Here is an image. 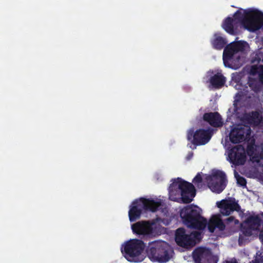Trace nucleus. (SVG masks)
<instances>
[{"label":"nucleus","instance_id":"obj_1","mask_svg":"<svg viewBox=\"0 0 263 263\" xmlns=\"http://www.w3.org/2000/svg\"><path fill=\"white\" fill-rule=\"evenodd\" d=\"M168 191L171 200L175 201L177 198L174 196L181 195L184 203L191 202L196 195V190L193 184L180 178L173 180V182L169 186Z\"/></svg>","mask_w":263,"mask_h":263},{"label":"nucleus","instance_id":"obj_2","mask_svg":"<svg viewBox=\"0 0 263 263\" xmlns=\"http://www.w3.org/2000/svg\"><path fill=\"white\" fill-rule=\"evenodd\" d=\"M183 224L187 228L203 230L207 225V220L202 216L201 209L197 206L187 205L180 212Z\"/></svg>","mask_w":263,"mask_h":263},{"label":"nucleus","instance_id":"obj_3","mask_svg":"<svg viewBox=\"0 0 263 263\" xmlns=\"http://www.w3.org/2000/svg\"><path fill=\"white\" fill-rule=\"evenodd\" d=\"M161 205V201L141 198L134 201L128 211V216L130 222H134L140 218L143 210L155 212Z\"/></svg>","mask_w":263,"mask_h":263},{"label":"nucleus","instance_id":"obj_4","mask_svg":"<svg viewBox=\"0 0 263 263\" xmlns=\"http://www.w3.org/2000/svg\"><path fill=\"white\" fill-rule=\"evenodd\" d=\"M147 253L149 258L154 261L164 262L170 259L168 243L164 241H154L151 243Z\"/></svg>","mask_w":263,"mask_h":263},{"label":"nucleus","instance_id":"obj_5","mask_svg":"<svg viewBox=\"0 0 263 263\" xmlns=\"http://www.w3.org/2000/svg\"><path fill=\"white\" fill-rule=\"evenodd\" d=\"M205 179L210 190L217 194L221 193L227 184L226 175L220 170L213 171L211 175L206 176Z\"/></svg>","mask_w":263,"mask_h":263},{"label":"nucleus","instance_id":"obj_6","mask_svg":"<svg viewBox=\"0 0 263 263\" xmlns=\"http://www.w3.org/2000/svg\"><path fill=\"white\" fill-rule=\"evenodd\" d=\"M213 134V129L208 128L206 129H199L194 132L193 128L190 129L187 133V139L195 145H205L211 139Z\"/></svg>","mask_w":263,"mask_h":263},{"label":"nucleus","instance_id":"obj_7","mask_svg":"<svg viewBox=\"0 0 263 263\" xmlns=\"http://www.w3.org/2000/svg\"><path fill=\"white\" fill-rule=\"evenodd\" d=\"M247 18L244 21L243 26L250 31H255L263 24V13L256 9H249L246 11Z\"/></svg>","mask_w":263,"mask_h":263},{"label":"nucleus","instance_id":"obj_8","mask_svg":"<svg viewBox=\"0 0 263 263\" xmlns=\"http://www.w3.org/2000/svg\"><path fill=\"white\" fill-rule=\"evenodd\" d=\"M144 242L140 239H133L125 243L121 252L124 257L128 260L129 258H134L141 254L145 248Z\"/></svg>","mask_w":263,"mask_h":263},{"label":"nucleus","instance_id":"obj_9","mask_svg":"<svg viewBox=\"0 0 263 263\" xmlns=\"http://www.w3.org/2000/svg\"><path fill=\"white\" fill-rule=\"evenodd\" d=\"M216 204L220 209L221 214L224 216H228L234 211L239 212L241 210L238 201L233 197L222 199L220 201L217 202Z\"/></svg>","mask_w":263,"mask_h":263},{"label":"nucleus","instance_id":"obj_10","mask_svg":"<svg viewBox=\"0 0 263 263\" xmlns=\"http://www.w3.org/2000/svg\"><path fill=\"white\" fill-rule=\"evenodd\" d=\"M228 157L230 162L235 165H243L246 161V151L241 145H237L229 150Z\"/></svg>","mask_w":263,"mask_h":263},{"label":"nucleus","instance_id":"obj_11","mask_svg":"<svg viewBox=\"0 0 263 263\" xmlns=\"http://www.w3.org/2000/svg\"><path fill=\"white\" fill-rule=\"evenodd\" d=\"M244 49L243 43L241 41L233 42L228 45L224 49L223 53V61L226 66L230 67L228 64L229 60L233 58V55Z\"/></svg>","mask_w":263,"mask_h":263},{"label":"nucleus","instance_id":"obj_12","mask_svg":"<svg viewBox=\"0 0 263 263\" xmlns=\"http://www.w3.org/2000/svg\"><path fill=\"white\" fill-rule=\"evenodd\" d=\"M245 224L250 226L255 231H259V237L263 243V221L258 214L249 216L245 220Z\"/></svg>","mask_w":263,"mask_h":263},{"label":"nucleus","instance_id":"obj_13","mask_svg":"<svg viewBox=\"0 0 263 263\" xmlns=\"http://www.w3.org/2000/svg\"><path fill=\"white\" fill-rule=\"evenodd\" d=\"M175 241L180 247L187 248L194 246L195 241L190 235L185 233L183 228L177 229L175 234Z\"/></svg>","mask_w":263,"mask_h":263},{"label":"nucleus","instance_id":"obj_14","mask_svg":"<svg viewBox=\"0 0 263 263\" xmlns=\"http://www.w3.org/2000/svg\"><path fill=\"white\" fill-rule=\"evenodd\" d=\"M132 229L133 233L137 235H148L153 232L152 223L146 221H138L132 226Z\"/></svg>","mask_w":263,"mask_h":263},{"label":"nucleus","instance_id":"obj_15","mask_svg":"<svg viewBox=\"0 0 263 263\" xmlns=\"http://www.w3.org/2000/svg\"><path fill=\"white\" fill-rule=\"evenodd\" d=\"M247 134L245 127L237 126L232 128L229 134L230 141L233 143H239L245 139V135Z\"/></svg>","mask_w":263,"mask_h":263},{"label":"nucleus","instance_id":"obj_16","mask_svg":"<svg viewBox=\"0 0 263 263\" xmlns=\"http://www.w3.org/2000/svg\"><path fill=\"white\" fill-rule=\"evenodd\" d=\"M203 119L214 127H221L223 125L221 116L217 112L205 113L203 116Z\"/></svg>","mask_w":263,"mask_h":263},{"label":"nucleus","instance_id":"obj_17","mask_svg":"<svg viewBox=\"0 0 263 263\" xmlns=\"http://www.w3.org/2000/svg\"><path fill=\"white\" fill-rule=\"evenodd\" d=\"M193 258L196 263H202L203 258H207L211 256L210 251L205 248L199 247L196 249L192 253Z\"/></svg>","mask_w":263,"mask_h":263},{"label":"nucleus","instance_id":"obj_18","mask_svg":"<svg viewBox=\"0 0 263 263\" xmlns=\"http://www.w3.org/2000/svg\"><path fill=\"white\" fill-rule=\"evenodd\" d=\"M253 231H254V230H253V229L250 226L246 225L245 224V222L243 223H241L238 238L239 245L241 246L242 243H243L248 239L247 237L252 235Z\"/></svg>","mask_w":263,"mask_h":263},{"label":"nucleus","instance_id":"obj_19","mask_svg":"<svg viewBox=\"0 0 263 263\" xmlns=\"http://www.w3.org/2000/svg\"><path fill=\"white\" fill-rule=\"evenodd\" d=\"M238 26V24L235 22V20H233L232 17H227L222 24V28L228 33L231 35H235L236 34V29Z\"/></svg>","mask_w":263,"mask_h":263},{"label":"nucleus","instance_id":"obj_20","mask_svg":"<svg viewBox=\"0 0 263 263\" xmlns=\"http://www.w3.org/2000/svg\"><path fill=\"white\" fill-rule=\"evenodd\" d=\"M225 77L220 73H217L210 79V82L212 86L216 89L220 88L222 87L226 83Z\"/></svg>","mask_w":263,"mask_h":263},{"label":"nucleus","instance_id":"obj_21","mask_svg":"<svg viewBox=\"0 0 263 263\" xmlns=\"http://www.w3.org/2000/svg\"><path fill=\"white\" fill-rule=\"evenodd\" d=\"M253 94L249 90L248 86H244L242 90L239 91L235 95V101L240 102L246 101L252 98Z\"/></svg>","mask_w":263,"mask_h":263},{"label":"nucleus","instance_id":"obj_22","mask_svg":"<svg viewBox=\"0 0 263 263\" xmlns=\"http://www.w3.org/2000/svg\"><path fill=\"white\" fill-rule=\"evenodd\" d=\"M246 119L250 124L256 126L260 123L261 117L258 112L252 111L251 114L247 115Z\"/></svg>","mask_w":263,"mask_h":263},{"label":"nucleus","instance_id":"obj_23","mask_svg":"<svg viewBox=\"0 0 263 263\" xmlns=\"http://www.w3.org/2000/svg\"><path fill=\"white\" fill-rule=\"evenodd\" d=\"M246 11H249V9L246 10L240 9L234 14V18H233V20H235V22L238 25L241 24L242 25H243L244 23V21L247 18L246 12Z\"/></svg>","mask_w":263,"mask_h":263},{"label":"nucleus","instance_id":"obj_24","mask_svg":"<svg viewBox=\"0 0 263 263\" xmlns=\"http://www.w3.org/2000/svg\"><path fill=\"white\" fill-rule=\"evenodd\" d=\"M227 44V42L226 39L221 36H217L212 41L213 47L218 50L222 49Z\"/></svg>","mask_w":263,"mask_h":263},{"label":"nucleus","instance_id":"obj_25","mask_svg":"<svg viewBox=\"0 0 263 263\" xmlns=\"http://www.w3.org/2000/svg\"><path fill=\"white\" fill-rule=\"evenodd\" d=\"M247 84L251 90H253L254 92L257 93L261 90L260 84L255 79L249 78Z\"/></svg>","mask_w":263,"mask_h":263},{"label":"nucleus","instance_id":"obj_26","mask_svg":"<svg viewBox=\"0 0 263 263\" xmlns=\"http://www.w3.org/2000/svg\"><path fill=\"white\" fill-rule=\"evenodd\" d=\"M251 72L253 74H258L259 79L263 82V65H253L251 66Z\"/></svg>","mask_w":263,"mask_h":263},{"label":"nucleus","instance_id":"obj_27","mask_svg":"<svg viewBox=\"0 0 263 263\" xmlns=\"http://www.w3.org/2000/svg\"><path fill=\"white\" fill-rule=\"evenodd\" d=\"M261 62L263 63V51L259 49L252 57L251 63L258 64Z\"/></svg>","mask_w":263,"mask_h":263},{"label":"nucleus","instance_id":"obj_28","mask_svg":"<svg viewBox=\"0 0 263 263\" xmlns=\"http://www.w3.org/2000/svg\"><path fill=\"white\" fill-rule=\"evenodd\" d=\"M216 218V226L219 231H223L227 227L224 221H223L219 215H215Z\"/></svg>","mask_w":263,"mask_h":263},{"label":"nucleus","instance_id":"obj_29","mask_svg":"<svg viewBox=\"0 0 263 263\" xmlns=\"http://www.w3.org/2000/svg\"><path fill=\"white\" fill-rule=\"evenodd\" d=\"M215 215H213L210 219L209 222H207L208 229L211 233H213L216 228Z\"/></svg>","mask_w":263,"mask_h":263},{"label":"nucleus","instance_id":"obj_30","mask_svg":"<svg viewBox=\"0 0 263 263\" xmlns=\"http://www.w3.org/2000/svg\"><path fill=\"white\" fill-rule=\"evenodd\" d=\"M227 227H232L233 225H237L239 223V221L235 218L234 216H230L224 220Z\"/></svg>","mask_w":263,"mask_h":263},{"label":"nucleus","instance_id":"obj_31","mask_svg":"<svg viewBox=\"0 0 263 263\" xmlns=\"http://www.w3.org/2000/svg\"><path fill=\"white\" fill-rule=\"evenodd\" d=\"M255 152V148L254 147V143L251 142L247 145L246 148V153L249 156H253Z\"/></svg>","mask_w":263,"mask_h":263},{"label":"nucleus","instance_id":"obj_32","mask_svg":"<svg viewBox=\"0 0 263 263\" xmlns=\"http://www.w3.org/2000/svg\"><path fill=\"white\" fill-rule=\"evenodd\" d=\"M192 182L195 185H196L198 187H200V184L202 182V178L200 173H197V174L193 179Z\"/></svg>","mask_w":263,"mask_h":263},{"label":"nucleus","instance_id":"obj_33","mask_svg":"<svg viewBox=\"0 0 263 263\" xmlns=\"http://www.w3.org/2000/svg\"><path fill=\"white\" fill-rule=\"evenodd\" d=\"M235 177L236 178L237 183L238 184H239L241 186H246L247 181L244 177L240 176L239 175H238L237 176L235 175Z\"/></svg>","mask_w":263,"mask_h":263},{"label":"nucleus","instance_id":"obj_34","mask_svg":"<svg viewBox=\"0 0 263 263\" xmlns=\"http://www.w3.org/2000/svg\"><path fill=\"white\" fill-rule=\"evenodd\" d=\"M250 263H262V261L261 259H255V260H253Z\"/></svg>","mask_w":263,"mask_h":263},{"label":"nucleus","instance_id":"obj_35","mask_svg":"<svg viewBox=\"0 0 263 263\" xmlns=\"http://www.w3.org/2000/svg\"><path fill=\"white\" fill-rule=\"evenodd\" d=\"M193 156V153L192 152H191V153H190V154H188V155H187V156L186 157V159L187 160H190V159H191L192 158Z\"/></svg>","mask_w":263,"mask_h":263},{"label":"nucleus","instance_id":"obj_36","mask_svg":"<svg viewBox=\"0 0 263 263\" xmlns=\"http://www.w3.org/2000/svg\"><path fill=\"white\" fill-rule=\"evenodd\" d=\"M225 263H237L236 261H226Z\"/></svg>","mask_w":263,"mask_h":263},{"label":"nucleus","instance_id":"obj_37","mask_svg":"<svg viewBox=\"0 0 263 263\" xmlns=\"http://www.w3.org/2000/svg\"><path fill=\"white\" fill-rule=\"evenodd\" d=\"M261 215H263V213H262Z\"/></svg>","mask_w":263,"mask_h":263}]
</instances>
